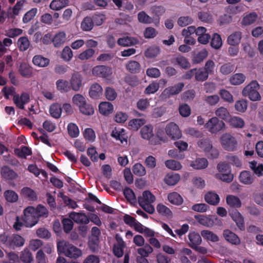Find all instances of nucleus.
I'll list each match as a JSON object with an SVG mask.
<instances>
[{"label":"nucleus","instance_id":"de8ad7c7","mask_svg":"<svg viewBox=\"0 0 263 263\" xmlns=\"http://www.w3.org/2000/svg\"><path fill=\"white\" fill-rule=\"evenodd\" d=\"M195 219L199 223L206 227H212L214 223L213 220L210 217L206 216H196Z\"/></svg>","mask_w":263,"mask_h":263},{"label":"nucleus","instance_id":"6ab92c4d","mask_svg":"<svg viewBox=\"0 0 263 263\" xmlns=\"http://www.w3.org/2000/svg\"><path fill=\"white\" fill-rule=\"evenodd\" d=\"M20 74L24 78H30L33 74L32 67L27 63L23 62L20 64L18 67Z\"/></svg>","mask_w":263,"mask_h":263},{"label":"nucleus","instance_id":"c756f323","mask_svg":"<svg viewBox=\"0 0 263 263\" xmlns=\"http://www.w3.org/2000/svg\"><path fill=\"white\" fill-rule=\"evenodd\" d=\"M138 43V40L137 39L127 36L120 37L117 41L118 44L123 47L135 45Z\"/></svg>","mask_w":263,"mask_h":263},{"label":"nucleus","instance_id":"c9c22d12","mask_svg":"<svg viewBox=\"0 0 263 263\" xmlns=\"http://www.w3.org/2000/svg\"><path fill=\"white\" fill-rule=\"evenodd\" d=\"M246 80V76L241 73L232 75L229 78V82L233 85H238L243 83Z\"/></svg>","mask_w":263,"mask_h":263},{"label":"nucleus","instance_id":"bb28decb","mask_svg":"<svg viewBox=\"0 0 263 263\" xmlns=\"http://www.w3.org/2000/svg\"><path fill=\"white\" fill-rule=\"evenodd\" d=\"M99 110L101 114L107 116L113 112L114 106L110 102H102L99 105Z\"/></svg>","mask_w":263,"mask_h":263},{"label":"nucleus","instance_id":"f8f14e48","mask_svg":"<svg viewBox=\"0 0 263 263\" xmlns=\"http://www.w3.org/2000/svg\"><path fill=\"white\" fill-rule=\"evenodd\" d=\"M136 251L141 256L137 258L138 263H148L146 257H148L149 254L153 253L154 249L149 245L146 243L143 247L137 249Z\"/></svg>","mask_w":263,"mask_h":263},{"label":"nucleus","instance_id":"4468645a","mask_svg":"<svg viewBox=\"0 0 263 263\" xmlns=\"http://www.w3.org/2000/svg\"><path fill=\"white\" fill-rule=\"evenodd\" d=\"M115 239L116 242L114 245L113 252L116 256L121 257L123 255V250L126 245L122 238L119 234H116Z\"/></svg>","mask_w":263,"mask_h":263},{"label":"nucleus","instance_id":"052dcab7","mask_svg":"<svg viewBox=\"0 0 263 263\" xmlns=\"http://www.w3.org/2000/svg\"><path fill=\"white\" fill-rule=\"evenodd\" d=\"M73 104L77 106L80 108L82 105L85 104L86 102V99L81 94H76L72 98Z\"/></svg>","mask_w":263,"mask_h":263},{"label":"nucleus","instance_id":"6e6d98bb","mask_svg":"<svg viewBox=\"0 0 263 263\" xmlns=\"http://www.w3.org/2000/svg\"><path fill=\"white\" fill-rule=\"evenodd\" d=\"M95 53L94 49L88 48L83 51L78 55V59L82 61H85L91 58Z\"/></svg>","mask_w":263,"mask_h":263},{"label":"nucleus","instance_id":"473e14b6","mask_svg":"<svg viewBox=\"0 0 263 263\" xmlns=\"http://www.w3.org/2000/svg\"><path fill=\"white\" fill-rule=\"evenodd\" d=\"M69 4L68 0H53L50 4V8L53 10H60Z\"/></svg>","mask_w":263,"mask_h":263},{"label":"nucleus","instance_id":"39448f33","mask_svg":"<svg viewBox=\"0 0 263 263\" xmlns=\"http://www.w3.org/2000/svg\"><path fill=\"white\" fill-rule=\"evenodd\" d=\"M222 147L226 151L233 152L236 149L237 141L236 138L230 133L223 134L220 137Z\"/></svg>","mask_w":263,"mask_h":263},{"label":"nucleus","instance_id":"2eb2a0df","mask_svg":"<svg viewBox=\"0 0 263 263\" xmlns=\"http://www.w3.org/2000/svg\"><path fill=\"white\" fill-rule=\"evenodd\" d=\"M25 241L24 238L21 236L13 234L7 239V243L10 248H14V247H22L24 245Z\"/></svg>","mask_w":263,"mask_h":263},{"label":"nucleus","instance_id":"72a5a7b5","mask_svg":"<svg viewBox=\"0 0 263 263\" xmlns=\"http://www.w3.org/2000/svg\"><path fill=\"white\" fill-rule=\"evenodd\" d=\"M188 237L190 240L189 245L192 248L197 245H199L201 243L202 239L201 236L197 233L194 232L190 233Z\"/></svg>","mask_w":263,"mask_h":263},{"label":"nucleus","instance_id":"a878e982","mask_svg":"<svg viewBox=\"0 0 263 263\" xmlns=\"http://www.w3.org/2000/svg\"><path fill=\"white\" fill-rule=\"evenodd\" d=\"M180 180V176L178 174L171 173L165 175L164 178V182L168 185L173 186L176 185Z\"/></svg>","mask_w":263,"mask_h":263},{"label":"nucleus","instance_id":"ea45409f","mask_svg":"<svg viewBox=\"0 0 263 263\" xmlns=\"http://www.w3.org/2000/svg\"><path fill=\"white\" fill-rule=\"evenodd\" d=\"M204 199L208 203L212 205L217 204L220 200L218 195L212 192H210L205 194Z\"/></svg>","mask_w":263,"mask_h":263},{"label":"nucleus","instance_id":"c03bdc74","mask_svg":"<svg viewBox=\"0 0 263 263\" xmlns=\"http://www.w3.org/2000/svg\"><path fill=\"white\" fill-rule=\"evenodd\" d=\"M239 180L243 184H250L253 182L254 178L249 172L243 171L239 175Z\"/></svg>","mask_w":263,"mask_h":263},{"label":"nucleus","instance_id":"a19ab883","mask_svg":"<svg viewBox=\"0 0 263 263\" xmlns=\"http://www.w3.org/2000/svg\"><path fill=\"white\" fill-rule=\"evenodd\" d=\"M17 44L19 49L22 51H24L29 48L30 42L27 36H23L18 39Z\"/></svg>","mask_w":263,"mask_h":263},{"label":"nucleus","instance_id":"f03ea898","mask_svg":"<svg viewBox=\"0 0 263 263\" xmlns=\"http://www.w3.org/2000/svg\"><path fill=\"white\" fill-rule=\"evenodd\" d=\"M156 200L155 196L149 191H144L142 195L139 197L138 202L140 205L147 212L152 214L155 211L152 203Z\"/></svg>","mask_w":263,"mask_h":263},{"label":"nucleus","instance_id":"13d9d810","mask_svg":"<svg viewBox=\"0 0 263 263\" xmlns=\"http://www.w3.org/2000/svg\"><path fill=\"white\" fill-rule=\"evenodd\" d=\"M34 213L37 216L38 219L40 217H46L48 214L47 209L43 205L41 204L38 205L36 208L34 207Z\"/></svg>","mask_w":263,"mask_h":263},{"label":"nucleus","instance_id":"9b49d317","mask_svg":"<svg viewBox=\"0 0 263 263\" xmlns=\"http://www.w3.org/2000/svg\"><path fill=\"white\" fill-rule=\"evenodd\" d=\"M184 84L183 83H178L177 84L165 88L161 93V98L166 99L171 96L179 93L183 89Z\"/></svg>","mask_w":263,"mask_h":263},{"label":"nucleus","instance_id":"e433bc0d","mask_svg":"<svg viewBox=\"0 0 263 263\" xmlns=\"http://www.w3.org/2000/svg\"><path fill=\"white\" fill-rule=\"evenodd\" d=\"M215 117L227 120L230 117V114L227 108L221 106L217 108L215 110Z\"/></svg>","mask_w":263,"mask_h":263},{"label":"nucleus","instance_id":"680f3d73","mask_svg":"<svg viewBox=\"0 0 263 263\" xmlns=\"http://www.w3.org/2000/svg\"><path fill=\"white\" fill-rule=\"evenodd\" d=\"M248 107L247 101L241 99L237 101L235 104V109L240 112H244L246 111Z\"/></svg>","mask_w":263,"mask_h":263},{"label":"nucleus","instance_id":"a18cd8bd","mask_svg":"<svg viewBox=\"0 0 263 263\" xmlns=\"http://www.w3.org/2000/svg\"><path fill=\"white\" fill-rule=\"evenodd\" d=\"M20 258L23 263H31L33 260L31 253L27 249L21 252Z\"/></svg>","mask_w":263,"mask_h":263},{"label":"nucleus","instance_id":"0e129e2a","mask_svg":"<svg viewBox=\"0 0 263 263\" xmlns=\"http://www.w3.org/2000/svg\"><path fill=\"white\" fill-rule=\"evenodd\" d=\"M67 130L68 134L71 137L76 138L79 135V128L74 123H69L67 126Z\"/></svg>","mask_w":263,"mask_h":263},{"label":"nucleus","instance_id":"603ef678","mask_svg":"<svg viewBox=\"0 0 263 263\" xmlns=\"http://www.w3.org/2000/svg\"><path fill=\"white\" fill-rule=\"evenodd\" d=\"M201 235L204 239L208 241L216 242L219 240L217 235L209 230L202 231L201 232Z\"/></svg>","mask_w":263,"mask_h":263},{"label":"nucleus","instance_id":"4d7b16f0","mask_svg":"<svg viewBox=\"0 0 263 263\" xmlns=\"http://www.w3.org/2000/svg\"><path fill=\"white\" fill-rule=\"evenodd\" d=\"M257 18L256 13L253 12L245 16L242 21L241 24L243 25H249L254 23Z\"/></svg>","mask_w":263,"mask_h":263},{"label":"nucleus","instance_id":"5701e85b","mask_svg":"<svg viewBox=\"0 0 263 263\" xmlns=\"http://www.w3.org/2000/svg\"><path fill=\"white\" fill-rule=\"evenodd\" d=\"M209 162L204 158H198L191 161L190 166L195 170H203L208 166Z\"/></svg>","mask_w":263,"mask_h":263},{"label":"nucleus","instance_id":"4c0bfd02","mask_svg":"<svg viewBox=\"0 0 263 263\" xmlns=\"http://www.w3.org/2000/svg\"><path fill=\"white\" fill-rule=\"evenodd\" d=\"M27 170L33 174L35 177H38L41 174L45 178H47V173L43 170H40L35 164H31L28 166Z\"/></svg>","mask_w":263,"mask_h":263},{"label":"nucleus","instance_id":"412c9836","mask_svg":"<svg viewBox=\"0 0 263 263\" xmlns=\"http://www.w3.org/2000/svg\"><path fill=\"white\" fill-rule=\"evenodd\" d=\"M69 218L78 223L87 224L89 219L87 216L83 213L72 212L69 214Z\"/></svg>","mask_w":263,"mask_h":263},{"label":"nucleus","instance_id":"2f4dec72","mask_svg":"<svg viewBox=\"0 0 263 263\" xmlns=\"http://www.w3.org/2000/svg\"><path fill=\"white\" fill-rule=\"evenodd\" d=\"M228 123L230 126L236 128H242L245 124L243 119L237 116L231 117L228 120Z\"/></svg>","mask_w":263,"mask_h":263},{"label":"nucleus","instance_id":"7ed1b4c3","mask_svg":"<svg viewBox=\"0 0 263 263\" xmlns=\"http://www.w3.org/2000/svg\"><path fill=\"white\" fill-rule=\"evenodd\" d=\"M259 85L256 81H252L244 87L242 91V95L244 97H248L252 101H259L261 96L258 92Z\"/></svg>","mask_w":263,"mask_h":263},{"label":"nucleus","instance_id":"cd10ccee","mask_svg":"<svg viewBox=\"0 0 263 263\" xmlns=\"http://www.w3.org/2000/svg\"><path fill=\"white\" fill-rule=\"evenodd\" d=\"M103 93V89L101 86L98 84H93L90 87L89 94L91 98L98 99Z\"/></svg>","mask_w":263,"mask_h":263},{"label":"nucleus","instance_id":"1a4fd4ad","mask_svg":"<svg viewBox=\"0 0 263 263\" xmlns=\"http://www.w3.org/2000/svg\"><path fill=\"white\" fill-rule=\"evenodd\" d=\"M93 76L109 80L112 74V69L111 67L105 65H98L92 69Z\"/></svg>","mask_w":263,"mask_h":263},{"label":"nucleus","instance_id":"338daca9","mask_svg":"<svg viewBox=\"0 0 263 263\" xmlns=\"http://www.w3.org/2000/svg\"><path fill=\"white\" fill-rule=\"evenodd\" d=\"M160 52L159 47L152 46L148 48L144 53L145 56L147 58H153L156 57Z\"/></svg>","mask_w":263,"mask_h":263},{"label":"nucleus","instance_id":"dca6fc26","mask_svg":"<svg viewBox=\"0 0 263 263\" xmlns=\"http://www.w3.org/2000/svg\"><path fill=\"white\" fill-rule=\"evenodd\" d=\"M70 87L75 91H78L82 86V77L79 73H74L70 80Z\"/></svg>","mask_w":263,"mask_h":263},{"label":"nucleus","instance_id":"8fccbe9b","mask_svg":"<svg viewBox=\"0 0 263 263\" xmlns=\"http://www.w3.org/2000/svg\"><path fill=\"white\" fill-rule=\"evenodd\" d=\"M250 167L257 176L260 177L263 175V165L262 164H258L253 161L250 163Z\"/></svg>","mask_w":263,"mask_h":263},{"label":"nucleus","instance_id":"0eeeda50","mask_svg":"<svg viewBox=\"0 0 263 263\" xmlns=\"http://www.w3.org/2000/svg\"><path fill=\"white\" fill-rule=\"evenodd\" d=\"M34 211V207L32 206H28L24 210L23 220L26 227H32L37 223L39 219Z\"/></svg>","mask_w":263,"mask_h":263},{"label":"nucleus","instance_id":"f3484780","mask_svg":"<svg viewBox=\"0 0 263 263\" xmlns=\"http://www.w3.org/2000/svg\"><path fill=\"white\" fill-rule=\"evenodd\" d=\"M223 236L226 241L232 245H238L240 243L241 241L239 237L228 229L223 231Z\"/></svg>","mask_w":263,"mask_h":263},{"label":"nucleus","instance_id":"b1692460","mask_svg":"<svg viewBox=\"0 0 263 263\" xmlns=\"http://www.w3.org/2000/svg\"><path fill=\"white\" fill-rule=\"evenodd\" d=\"M32 61L35 66L42 68L47 67L50 63L49 59L40 54L34 56Z\"/></svg>","mask_w":263,"mask_h":263},{"label":"nucleus","instance_id":"79ce46f5","mask_svg":"<svg viewBox=\"0 0 263 263\" xmlns=\"http://www.w3.org/2000/svg\"><path fill=\"white\" fill-rule=\"evenodd\" d=\"M126 70L130 73H136L140 71V65L136 61H130L125 65Z\"/></svg>","mask_w":263,"mask_h":263},{"label":"nucleus","instance_id":"20e7f679","mask_svg":"<svg viewBox=\"0 0 263 263\" xmlns=\"http://www.w3.org/2000/svg\"><path fill=\"white\" fill-rule=\"evenodd\" d=\"M217 170L219 173L215 174L216 178L227 183H230L233 180V175L231 173V167L228 164L220 162L217 164Z\"/></svg>","mask_w":263,"mask_h":263},{"label":"nucleus","instance_id":"09e8293b","mask_svg":"<svg viewBox=\"0 0 263 263\" xmlns=\"http://www.w3.org/2000/svg\"><path fill=\"white\" fill-rule=\"evenodd\" d=\"M156 209L158 213L162 216L167 217H170L172 216V212L171 210L162 203L158 204L157 206Z\"/></svg>","mask_w":263,"mask_h":263},{"label":"nucleus","instance_id":"bf43d9fd","mask_svg":"<svg viewBox=\"0 0 263 263\" xmlns=\"http://www.w3.org/2000/svg\"><path fill=\"white\" fill-rule=\"evenodd\" d=\"M133 173L138 176H143L146 173V171L144 166L139 163H136L133 167Z\"/></svg>","mask_w":263,"mask_h":263},{"label":"nucleus","instance_id":"58836bf2","mask_svg":"<svg viewBox=\"0 0 263 263\" xmlns=\"http://www.w3.org/2000/svg\"><path fill=\"white\" fill-rule=\"evenodd\" d=\"M62 109L61 105L57 103L52 104L49 108L50 115L54 118L59 119L60 118L62 114Z\"/></svg>","mask_w":263,"mask_h":263},{"label":"nucleus","instance_id":"5fc2aeb1","mask_svg":"<svg viewBox=\"0 0 263 263\" xmlns=\"http://www.w3.org/2000/svg\"><path fill=\"white\" fill-rule=\"evenodd\" d=\"M198 146L205 153L210 152L212 148L211 142L208 139H201L197 142Z\"/></svg>","mask_w":263,"mask_h":263},{"label":"nucleus","instance_id":"3c124183","mask_svg":"<svg viewBox=\"0 0 263 263\" xmlns=\"http://www.w3.org/2000/svg\"><path fill=\"white\" fill-rule=\"evenodd\" d=\"M145 123L144 119H134L129 121L128 125L130 129L137 130Z\"/></svg>","mask_w":263,"mask_h":263},{"label":"nucleus","instance_id":"69168bd1","mask_svg":"<svg viewBox=\"0 0 263 263\" xmlns=\"http://www.w3.org/2000/svg\"><path fill=\"white\" fill-rule=\"evenodd\" d=\"M105 96L107 100L112 101L116 99L117 93L114 88L107 87L105 89Z\"/></svg>","mask_w":263,"mask_h":263},{"label":"nucleus","instance_id":"7c9ffc66","mask_svg":"<svg viewBox=\"0 0 263 263\" xmlns=\"http://www.w3.org/2000/svg\"><path fill=\"white\" fill-rule=\"evenodd\" d=\"M242 37L240 31H236L230 34L227 39L228 43L231 46H238Z\"/></svg>","mask_w":263,"mask_h":263},{"label":"nucleus","instance_id":"864d4df0","mask_svg":"<svg viewBox=\"0 0 263 263\" xmlns=\"http://www.w3.org/2000/svg\"><path fill=\"white\" fill-rule=\"evenodd\" d=\"M14 153L18 157L22 158H26L27 156L31 155V149L26 146L15 149Z\"/></svg>","mask_w":263,"mask_h":263},{"label":"nucleus","instance_id":"e2e57ef3","mask_svg":"<svg viewBox=\"0 0 263 263\" xmlns=\"http://www.w3.org/2000/svg\"><path fill=\"white\" fill-rule=\"evenodd\" d=\"M208 55V51L206 49H202L195 55L193 59V62L194 63L196 64L199 63L205 59Z\"/></svg>","mask_w":263,"mask_h":263},{"label":"nucleus","instance_id":"aec40b11","mask_svg":"<svg viewBox=\"0 0 263 263\" xmlns=\"http://www.w3.org/2000/svg\"><path fill=\"white\" fill-rule=\"evenodd\" d=\"M66 34L64 31L57 33L52 37V42L55 47H59L66 41Z\"/></svg>","mask_w":263,"mask_h":263},{"label":"nucleus","instance_id":"423d86ee","mask_svg":"<svg viewBox=\"0 0 263 263\" xmlns=\"http://www.w3.org/2000/svg\"><path fill=\"white\" fill-rule=\"evenodd\" d=\"M205 128L212 134H216L226 128L225 123L217 117L210 119L204 125Z\"/></svg>","mask_w":263,"mask_h":263},{"label":"nucleus","instance_id":"4be33fe9","mask_svg":"<svg viewBox=\"0 0 263 263\" xmlns=\"http://www.w3.org/2000/svg\"><path fill=\"white\" fill-rule=\"evenodd\" d=\"M233 220L236 222V225L241 230L245 229L244 220L241 214L236 210H233L230 213Z\"/></svg>","mask_w":263,"mask_h":263},{"label":"nucleus","instance_id":"9d476101","mask_svg":"<svg viewBox=\"0 0 263 263\" xmlns=\"http://www.w3.org/2000/svg\"><path fill=\"white\" fill-rule=\"evenodd\" d=\"M30 95L26 92H23L21 95L16 93L13 97V102L16 107L21 110L25 109V105L30 102Z\"/></svg>","mask_w":263,"mask_h":263},{"label":"nucleus","instance_id":"774afa93","mask_svg":"<svg viewBox=\"0 0 263 263\" xmlns=\"http://www.w3.org/2000/svg\"><path fill=\"white\" fill-rule=\"evenodd\" d=\"M138 20L140 23L143 24H151L153 18L144 11H141L138 14Z\"/></svg>","mask_w":263,"mask_h":263},{"label":"nucleus","instance_id":"c85d7f7f","mask_svg":"<svg viewBox=\"0 0 263 263\" xmlns=\"http://www.w3.org/2000/svg\"><path fill=\"white\" fill-rule=\"evenodd\" d=\"M167 199L171 203L176 205H180L183 202V199L181 196L175 192L168 194Z\"/></svg>","mask_w":263,"mask_h":263},{"label":"nucleus","instance_id":"393cba45","mask_svg":"<svg viewBox=\"0 0 263 263\" xmlns=\"http://www.w3.org/2000/svg\"><path fill=\"white\" fill-rule=\"evenodd\" d=\"M25 3V0H21L18 1L13 8H9L8 11V17L13 18L15 17V16L17 15Z\"/></svg>","mask_w":263,"mask_h":263},{"label":"nucleus","instance_id":"a211bd4d","mask_svg":"<svg viewBox=\"0 0 263 263\" xmlns=\"http://www.w3.org/2000/svg\"><path fill=\"white\" fill-rule=\"evenodd\" d=\"M1 175L3 178L10 181L15 180L18 177L17 173L7 166L2 168Z\"/></svg>","mask_w":263,"mask_h":263},{"label":"nucleus","instance_id":"49530a36","mask_svg":"<svg viewBox=\"0 0 263 263\" xmlns=\"http://www.w3.org/2000/svg\"><path fill=\"white\" fill-rule=\"evenodd\" d=\"M56 86L57 89L61 92H68L70 89L68 82L62 79L58 80L56 82Z\"/></svg>","mask_w":263,"mask_h":263},{"label":"nucleus","instance_id":"f257e3e1","mask_svg":"<svg viewBox=\"0 0 263 263\" xmlns=\"http://www.w3.org/2000/svg\"><path fill=\"white\" fill-rule=\"evenodd\" d=\"M57 249L58 252L71 258H77L82 254L80 249L64 240L58 242Z\"/></svg>","mask_w":263,"mask_h":263},{"label":"nucleus","instance_id":"f704fd0d","mask_svg":"<svg viewBox=\"0 0 263 263\" xmlns=\"http://www.w3.org/2000/svg\"><path fill=\"white\" fill-rule=\"evenodd\" d=\"M227 203L232 208H239L241 206L240 199L234 195H229L226 197Z\"/></svg>","mask_w":263,"mask_h":263},{"label":"nucleus","instance_id":"37998d69","mask_svg":"<svg viewBox=\"0 0 263 263\" xmlns=\"http://www.w3.org/2000/svg\"><path fill=\"white\" fill-rule=\"evenodd\" d=\"M22 195L29 200L35 201L37 199V196L35 192L31 189L25 187L21 190Z\"/></svg>","mask_w":263,"mask_h":263},{"label":"nucleus","instance_id":"6e6552de","mask_svg":"<svg viewBox=\"0 0 263 263\" xmlns=\"http://www.w3.org/2000/svg\"><path fill=\"white\" fill-rule=\"evenodd\" d=\"M141 135L142 137L146 140L150 141L151 143L153 144H156L159 143V141H164V140L162 137L160 136L159 132H158L157 134V138L158 139H155L153 132V127L151 125H145L143 126L141 129Z\"/></svg>","mask_w":263,"mask_h":263},{"label":"nucleus","instance_id":"ddd939ff","mask_svg":"<svg viewBox=\"0 0 263 263\" xmlns=\"http://www.w3.org/2000/svg\"><path fill=\"white\" fill-rule=\"evenodd\" d=\"M166 135L172 139H179L182 135L178 126L174 122L168 124L165 127Z\"/></svg>","mask_w":263,"mask_h":263}]
</instances>
